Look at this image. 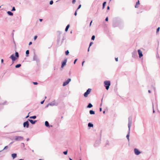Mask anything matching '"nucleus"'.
<instances>
[{"label": "nucleus", "mask_w": 160, "mask_h": 160, "mask_svg": "<svg viewBox=\"0 0 160 160\" xmlns=\"http://www.w3.org/2000/svg\"><path fill=\"white\" fill-rule=\"evenodd\" d=\"M132 125V119L131 118H128V134H127L126 136V137L127 139L128 140V141H129V133L130 131V128Z\"/></svg>", "instance_id": "1"}, {"label": "nucleus", "mask_w": 160, "mask_h": 160, "mask_svg": "<svg viewBox=\"0 0 160 160\" xmlns=\"http://www.w3.org/2000/svg\"><path fill=\"white\" fill-rule=\"evenodd\" d=\"M104 83L105 85L106 88L107 90H108L109 88V86L110 85V81H105L104 82Z\"/></svg>", "instance_id": "2"}, {"label": "nucleus", "mask_w": 160, "mask_h": 160, "mask_svg": "<svg viewBox=\"0 0 160 160\" xmlns=\"http://www.w3.org/2000/svg\"><path fill=\"white\" fill-rule=\"evenodd\" d=\"M91 91V89L90 88H88L84 94V97H87L88 96V95L90 93Z\"/></svg>", "instance_id": "3"}, {"label": "nucleus", "mask_w": 160, "mask_h": 160, "mask_svg": "<svg viewBox=\"0 0 160 160\" xmlns=\"http://www.w3.org/2000/svg\"><path fill=\"white\" fill-rule=\"evenodd\" d=\"M23 139V138L21 136H17L15 138V140L16 141H22Z\"/></svg>", "instance_id": "4"}, {"label": "nucleus", "mask_w": 160, "mask_h": 160, "mask_svg": "<svg viewBox=\"0 0 160 160\" xmlns=\"http://www.w3.org/2000/svg\"><path fill=\"white\" fill-rule=\"evenodd\" d=\"M134 151L135 154L136 155H139L141 153V152L137 148H134Z\"/></svg>", "instance_id": "5"}, {"label": "nucleus", "mask_w": 160, "mask_h": 160, "mask_svg": "<svg viewBox=\"0 0 160 160\" xmlns=\"http://www.w3.org/2000/svg\"><path fill=\"white\" fill-rule=\"evenodd\" d=\"M67 61V59H66L64 60V61L62 62L61 66V67L62 68H63L64 66L66 65Z\"/></svg>", "instance_id": "6"}, {"label": "nucleus", "mask_w": 160, "mask_h": 160, "mask_svg": "<svg viewBox=\"0 0 160 160\" xmlns=\"http://www.w3.org/2000/svg\"><path fill=\"white\" fill-rule=\"evenodd\" d=\"M132 56L133 58H136L137 57V52L136 51H134L132 52Z\"/></svg>", "instance_id": "7"}, {"label": "nucleus", "mask_w": 160, "mask_h": 160, "mask_svg": "<svg viewBox=\"0 0 160 160\" xmlns=\"http://www.w3.org/2000/svg\"><path fill=\"white\" fill-rule=\"evenodd\" d=\"M23 125L24 127H26L27 128H28L29 126L28 121H27L24 122Z\"/></svg>", "instance_id": "8"}, {"label": "nucleus", "mask_w": 160, "mask_h": 160, "mask_svg": "<svg viewBox=\"0 0 160 160\" xmlns=\"http://www.w3.org/2000/svg\"><path fill=\"white\" fill-rule=\"evenodd\" d=\"M138 51L139 54V57L140 58L143 56L142 52L140 49L138 50Z\"/></svg>", "instance_id": "9"}, {"label": "nucleus", "mask_w": 160, "mask_h": 160, "mask_svg": "<svg viewBox=\"0 0 160 160\" xmlns=\"http://www.w3.org/2000/svg\"><path fill=\"white\" fill-rule=\"evenodd\" d=\"M70 82V78H68L66 81L63 84V86H65L67 85Z\"/></svg>", "instance_id": "10"}, {"label": "nucleus", "mask_w": 160, "mask_h": 160, "mask_svg": "<svg viewBox=\"0 0 160 160\" xmlns=\"http://www.w3.org/2000/svg\"><path fill=\"white\" fill-rule=\"evenodd\" d=\"M10 58L13 61H14L16 59L14 54H12L11 55Z\"/></svg>", "instance_id": "11"}, {"label": "nucleus", "mask_w": 160, "mask_h": 160, "mask_svg": "<svg viewBox=\"0 0 160 160\" xmlns=\"http://www.w3.org/2000/svg\"><path fill=\"white\" fill-rule=\"evenodd\" d=\"M28 121L32 124H34L36 122V121H33L32 119H28Z\"/></svg>", "instance_id": "12"}, {"label": "nucleus", "mask_w": 160, "mask_h": 160, "mask_svg": "<svg viewBox=\"0 0 160 160\" xmlns=\"http://www.w3.org/2000/svg\"><path fill=\"white\" fill-rule=\"evenodd\" d=\"M140 4L139 1L138 0V1L136 2V5L135 6V8H138V5Z\"/></svg>", "instance_id": "13"}, {"label": "nucleus", "mask_w": 160, "mask_h": 160, "mask_svg": "<svg viewBox=\"0 0 160 160\" xmlns=\"http://www.w3.org/2000/svg\"><path fill=\"white\" fill-rule=\"evenodd\" d=\"M88 126L89 127H93V125L91 123L89 122L88 124Z\"/></svg>", "instance_id": "14"}, {"label": "nucleus", "mask_w": 160, "mask_h": 160, "mask_svg": "<svg viewBox=\"0 0 160 160\" xmlns=\"http://www.w3.org/2000/svg\"><path fill=\"white\" fill-rule=\"evenodd\" d=\"M89 113L91 115L95 114V112L92 110H90L89 111Z\"/></svg>", "instance_id": "15"}, {"label": "nucleus", "mask_w": 160, "mask_h": 160, "mask_svg": "<svg viewBox=\"0 0 160 160\" xmlns=\"http://www.w3.org/2000/svg\"><path fill=\"white\" fill-rule=\"evenodd\" d=\"M12 156L13 159H14L16 157L17 154L16 153H13L12 154Z\"/></svg>", "instance_id": "16"}, {"label": "nucleus", "mask_w": 160, "mask_h": 160, "mask_svg": "<svg viewBox=\"0 0 160 160\" xmlns=\"http://www.w3.org/2000/svg\"><path fill=\"white\" fill-rule=\"evenodd\" d=\"M92 107V105L91 103H89V104L87 106V108H90Z\"/></svg>", "instance_id": "17"}, {"label": "nucleus", "mask_w": 160, "mask_h": 160, "mask_svg": "<svg viewBox=\"0 0 160 160\" xmlns=\"http://www.w3.org/2000/svg\"><path fill=\"white\" fill-rule=\"evenodd\" d=\"M45 126L46 127H49V124L48 121H45Z\"/></svg>", "instance_id": "18"}, {"label": "nucleus", "mask_w": 160, "mask_h": 160, "mask_svg": "<svg viewBox=\"0 0 160 160\" xmlns=\"http://www.w3.org/2000/svg\"><path fill=\"white\" fill-rule=\"evenodd\" d=\"M7 13L8 15L10 16H12L13 15V13L10 11H8Z\"/></svg>", "instance_id": "19"}, {"label": "nucleus", "mask_w": 160, "mask_h": 160, "mask_svg": "<svg viewBox=\"0 0 160 160\" xmlns=\"http://www.w3.org/2000/svg\"><path fill=\"white\" fill-rule=\"evenodd\" d=\"M69 27H70V25L69 24H68L67 26L66 27V28L65 31L67 32L69 28Z\"/></svg>", "instance_id": "20"}, {"label": "nucleus", "mask_w": 160, "mask_h": 160, "mask_svg": "<svg viewBox=\"0 0 160 160\" xmlns=\"http://www.w3.org/2000/svg\"><path fill=\"white\" fill-rule=\"evenodd\" d=\"M106 3V2H104L103 3V4H102V9H103L104 8Z\"/></svg>", "instance_id": "21"}, {"label": "nucleus", "mask_w": 160, "mask_h": 160, "mask_svg": "<svg viewBox=\"0 0 160 160\" xmlns=\"http://www.w3.org/2000/svg\"><path fill=\"white\" fill-rule=\"evenodd\" d=\"M21 66V64H17V65H16L15 66V68H18L20 67Z\"/></svg>", "instance_id": "22"}, {"label": "nucleus", "mask_w": 160, "mask_h": 160, "mask_svg": "<svg viewBox=\"0 0 160 160\" xmlns=\"http://www.w3.org/2000/svg\"><path fill=\"white\" fill-rule=\"evenodd\" d=\"M15 56L16 57L18 58L19 57V54L17 52H15Z\"/></svg>", "instance_id": "23"}, {"label": "nucleus", "mask_w": 160, "mask_h": 160, "mask_svg": "<svg viewBox=\"0 0 160 160\" xmlns=\"http://www.w3.org/2000/svg\"><path fill=\"white\" fill-rule=\"evenodd\" d=\"M26 53L27 55V57L28 56V55L29 54V51L28 50H27L26 51Z\"/></svg>", "instance_id": "24"}, {"label": "nucleus", "mask_w": 160, "mask_h": 160, "mask_svg": "<svg viewBox=\"0 0 160 160\" xmlns=\"http://www.w3.org/2000/svg\"><path fill=\"white\" fill-rule=\"evenodd\" d=\"M36 118V117L35 116H31L30 117V118H33V119H35Z\"/></svg>", "instance_id": "25"}, {"label": "nucleus", "mask_w": 160, "mask_h": 160, "mask_svg": "<svg viewBox=\"0 0 160 160\" xmlns=\"http://www.w3.org/2000/svg\"><path fill=\"white\" fill-rule=\"evenodd\" d=\"M160 29V27H158L157 29L156 33L157 34L158 32H159Z\"/></svg>", "instance_id": "26"}, {"label": "nucleus", "mask_w": 160, "mask_h": 160, "mask_svg": "<svg viewBox=\"0 0 160 160\" xmlns=\"http://www.w3.org/2000/svg\"><path fill=\"white\" fill-rule=\"evenodd\" d=\"M69 53V52L68 50H67L66 51L65 54H66V55H68Z\"/></svg>", "instance_id": "27"}, {"label": "nucleus", "mask_w": 160, "mask_h": 160, "mask_svg": "<svg viewBox=\"0 0 160 160\" xmlns=\"http://www.w3.org/2000/svg\"><path fill=\"white\" fill-rule=\"evenodd\" d=\"M95 36H94V35H93L92 36V40H94V39H95Z\"/></svg>", "instance_id": "28"}, {"label": "nucleus", "mask_w": 160, "mask_h": 160, "mask_svg": "<svg viewBox=\"0 0 160 160\" xmlns=\"http://www.w3.org/2000/svg\"><path fill=\"white\" fill-rule=\"evenodd\" d=\"M53 3V1L52 0H51L50 2V5H52Z\"/></svg>", "instance_id": "29"}, {"label": "nucleus", "mask_w": 160, "mask_h": 160, "mask_svg": "<svg viewBox=\"0 0 160 160\" xmlns=\"http://www.w3.org/2000/svg\"><path fill=\"white\" fill-rule=\"evenodd\" d=\"M67 152H68V151H67L63 152V153L65 155H66L67 154Z\"/></svg>", "instance_id": "30"}, {"label": "nucleus", "mask_w": 160, "mask_h": 160, "mask_svg": "<svg viewBox=\"0 0 160 160\" xmlns=\"http://www.w3.org/2000/svg\"><path fill=\"white\" fill-rule=\"evenodd\" d=\"M37 38V36H34V40H35Z\"/></svg>", "instance_id": "31"}, {"label": "nucleus", "mask_w": 160, "mask_h": 160, "mask_svg": "<svg viewBox=\"0 0 160 160\" xmlns=\"http://www.w3.org/2000/svg\"><path fill=\"white\" fill-rule=\"evenodd\" d=\"M78 59H76L74 61V64H75L76 63V62L77 61Z\"/></svg>", "instance_id": "32"}, {"label": "nucleus", "mask_w": 160, "mask_h": 160, "mask_svg": "<svg viewBox=\"0 0 160 160\" xmlns=\"http://www.w3.org/2000/svg\"><path fill=\"white\" fill-rule=\"evenodd\" d=\"M15 7H13L12 8V11H15Z\"/></svg>", "instance_id": "33"}, {"label": "nucleus", "mask_w": 160, "mask_h": 160, "mask_svg": "<svg viewBox=\"0 0 160 160\" xmlns=\"http://www.w3.org/2000/svg\"><path fill=\"white\" fill-rule=\"evenodd\" d=\"M81 7V5H80L78 6V8H77V10L79 9Z\"/></svg>", "instance_id": "34"}, {"label": "nucleus", "mask_w": 160, "mask_h": 160, "mask_svg": "<svg viewBox=\"0 0 160 160\" xmlns=\"http://www.w3.org/2000/svg\"><path fill=\"white\" fill-rule=\"evenodd\" d=\"M33 83L34 85H37L38 84V83L37 82H33Z\"/></svg>", "instance_id": "35"}, {"label": "nucleus", "mask_w": 160, "mask_h": 160, "mask_svg": "<svg viewBox=\"0 0 160 160\" xmlns=\"http://www.w3.org/2000/svg\"><path fill=\"white\" fill-rule=\"evenodd\" d=\"M8 146H6L4 147V148L3 150H4V149H7V148H8Z\"/></svg>", "instance_id": "36"}, {"label": "nucleus", "mask_w": 160, "mask_h": 160, "mask_svg": "<svg viewBox=\"0 0 160 160\" xmlns=\"http://www.w3.org/2000/svg\"><path fill=\"white\" fill-rule=\"evenodd\" d=\"M92 43H93V42H91L89 44V47H90L92 45Z\"/></svg>", "instance_id": "37"}, {"label": "nucleus", "mask_w": 160, "mask_h": 160, "mask_svg": "<svg viewBox=\"0 0 160 160\" xmlns=\"http://www.w3.org/2000/svg\"><path fill=\"white\" fill-rule=\"evenodd\" d=\"M75 2H76V0H73L72 1V3H74Z\"/></svg>", "instance_id": "38"}, {"label": "nucleus", "mask_w": 160, "mask_h": 160, "mask_svg": "<svg viewBox=\"0 0 160 160\" xmlns=\"http://www.w3.org/2000/svg\"><path fill=\"white\" fill-rule=\"evenodd\" d=\"M105 20H106V21H108V17H107L106 18V19H105Z\"/></svg>", "instance_id": "39"}, {"label": "nucleus", "mask_w": 160, "mask_h": 160, "mask_svg": "<svg viewBox=\"0 0 160 160\" xmlns=\"http://www.w3.org/2000/svg\"><path fill=\"white\" fill-rule=\"evenodd\" d=\"M32 44V42H29V45H30Z\"/></svg>", "instance_id": "40"}, {"label": "nucleus", "mask_w": 160, "mask_h": 160, "mask_svg": "<svg viewBox=\"0 0 160 160\" xmlns=\"http://www.w3.org/2000/svg\"><path fill=\"white\" fill-rule=\"evenodd\" d=\"M44 100L43 101H42V102H41V104H43V102H44Z\"/></svg>", "instance_id": "41"}, {"label": "nucleus", "mask_w": 160, "mask_h": 160, "mask_svg": "<svg viewBox=\"0 0 160 160\" xmlns=\"http://www.w3.org/2000/svg\"><path fill=\"white\" fill-rule=\"evenodd\" d=\"M115 60L116 62H117L118 60V58H115Z\"/></svg>", "instance_id": "42"}, {"label": "nucleus", "mask_w": 160, "mask_h": 160, "mask_svg": "<svg viewBox=\"0 0 160 160\" xmlns=\"http://www.w3.org/2000/svg\"><path fill=\"white\" fill-rule=\"evenodd\" d=\"M92 22V20L91 21V22L90 23V25H89L90 26H91Z\"/></svg>", "instance_id": "43"}, {"label": "nucleus", "mask_w": 160, "mask_h": 160, "mask_svg": "<svg viewBox=\"0 0 160 160\" xmlns=\"http://www.w3.org/2000/svg\"><path fill=\"white\" fill-rule=\"evenodd\" d=\"M74 14L75 16H76L77 14V11H76L75 13H74Z\"/></svg>", "instance_id": "44"}, {"label": "nucleus", "mask_w": 160, "mask_h": 160, "mask_svg": "<svg viewBox=\"0 0 160 160\" xmlns=\"http://www.w3.org/2000/svg\"><path fill=\"white\" fill-rule=\"evenodd\" d=\"M85 61H83L82 63V66H83V65L84 63V62Z\"/></svg>", "instance_id": "45"}, {"label": "nucleus", "mask_w": 160, "mask_h": 160, "mask_svg": "<svg viewBox=\"0 0 160 160\" xmlns=\"http://www.w3.org/2000/svg\"><path fill=\"white\" fill-rule=\"evenodd\" d=\"M1 61L2 63L3 62V59H2L1 60Z\"/></svg>", "instance_id": "46"}, {"label": "nucleus", "mask_w": 160, "mask_h": 160, "mask_svg": "<svg viewBox=\"0 0 160 160\" xmlns=\"http://www.w3.org/2000/svg\"><path fill=\"white\" fill-rule=\"evenodd\" d=\"M107 9L108 10H109V9L110 8H109V7L108 6L107 7Z\"/></svg>", "instance_id": "47"}, {"label": "nucleus", "mask_w": 160, "mask_h": 160, "mask_svg": "<svg viewBox=\"0 0 160 160\" xmlns=\"http://www.w3.org/2000/svg\"><path fill=\"white\" fill-rule=\"evenodd\" d=\"M102 109L101 108H100V111H102Z\"/></svg>", "instance_id": "48"}, {"label": "nucleus", "mask_w": 160, "mask_h": 160, "mask_svg": "<svg viewBox=\"0 0 160 160\" xmlns=\"http://www.w3.org/2000/svg\"><path fill=\"white\" fill-rule=\"evenodd\" d=\"M42 19H39V20H40V22L42 21Z\"/></svg>", "instance_id": "49"}, {"label": "nucleus", "mask_w": 160, "mask_h": 160, "mask_svg": "<svg viewBox=\"0 0 160 160\" xmlns=\"http://www.w3.org/2000/svg\"><path fill=\"white\" fill-rule=\"evenodd\" d=\"M148 92L149 93H150L151 92V91H150V90H149L148 91Z\"/></svg>", "instance_id": "50"}, {"label": "nucleus", "mask_w": 160, "mask_h": 160, "mask_svg": "<svg viewBox=\"0 0 160 160\" xmlns=\"http://www.w3.org/2000/svg\"><path fill=\"white\" fill-rule=\"evenodd\" d=\"M89 47H89V48H88V52H89Z\"/></svg>", "instance_id": "51"}, {"label": "nucleus", "mask_w": 160, "mask_h": 160, "mask_svg": "<svg viewBox=\"0 0 160 160\" xmlns=\"http://www.w3.org/2000/svg\"><path fill=\"white\" fill-rule=\"evenodd\" d=\"M105 113V111H104L103 112V113Z\"/></svg>", "instance_id": "52"}, {"label": "nucleus", "mask_w": 160, "mask_h": 160, "mask_svg": "<svg viewBox=\"0 0 160 160\" xmlns=\"http://www.w3.org/2000/svg\"><path fill=\"white\" fill-rule=\"evenodd\" d=\"M28 117H29V116H28H28H27L26 117V118H28Z\"/></svg>", "instance_id": "53"}, {"label": "nucleus", "mask_w": 160, "mask_h": 160, "mask_svg": "<svg viewBox=\"0 0 160 160\" xmlns=\"http://www.w3.org/2000/svg\"><path fill=\"white\" fill-rule=\"evenodd\" d=\"M39 160H44L40 159H39Z\"/></svg>", "instance_id": "54"}, {"label": "nucleus", "mask_w": 160, "mask_h": 160, "mask_svg": "<svg viewBox=\"0 0 160 160\" xmlns=\"http://www.w3.org/2000/svg\"><path fill=\"white\" fill-rule=\"evenodd\" d=\"M19 160H24L22 159H19Z\"/></svg>", "instance_id": "55"}, {"label": "nucleus", "mask_w": 160, "mask_h": 160, "mask_svg": "<svg viewBox=\"0 0 160 160\" xmlns=\"http://www.w3.org/2000/svg\"><path fill=\"white\" fill-rule=\"evenodd\" d=\"M153 112H154V110H153Z\"/></svg>", "instance_id": "56"}, {"label": "nucleus", "mask_w": 160, "mask_h": 160, "mask_svg": "<svg viewBox=\"0 0 160 160\" xmlns=\"http://www.w3.org/2000/svg\"><path fill=\"white\" fill-rule=\"evenodd\" d=\"M72 33V32L71 31V33Z\"/></svg>", "instance_id": "57"}, {"label": "nucleus", "mask_w": 160, "mask_h": 160, "mask_svg": "<svg viewBox=\"0 0 160 160\" xmlns=\"http://www.w3.org/2000/svg\"><path fill=\"white\" fill-rule=\"evenodd\" d=\"M32 151L33 152H34V151H33V150H32Z\"/></svg>", "instance_id": "58"}, {"label": "nucleus", "mask_w": 160, "mask_h": 160, "mask_svg": "<svg viewBox=\"0 0 160 160\" xmlns=\"http://www.w3.org/2000/svg\"><path fill=\"white\" fill-rule=\"evenodd\" d=\"M1 6H0V8H1Z\"/></svg>", "instance_id": "59"}, {"label": "nucleus", "mask_w": 160, "mask_h": 160, "mask_svg": "<svg viewBox=\"0 0 160 160\" xmlns=\"http://www.w3.org/2000/svg\"><path fill=\"white\" fill-rule=\"evenodd\" d=\"M71 160H72V159H71Z\"/></svg>", "instance_id": "60"}, {"label": "nucleus", "mask_w": 160, "mask_h": 160, "mask_svg": "<svg viewBox=\"0 0 160 160\" xmlns=\"http://www.w3.org/2000/svg\"><path fill=\"white\" fill-rule=\"evenodd\" d=\"M111 0H110V1H111Z\"/></svg>", "instance_id": "61"}, {"label": "nucleus", "mask_w": 160, "mask_h": 160, "mask_svg": "<svg viewBox=\"0 0 160 160\" xmlns=\"http://www.w3.org/2000/svg\"><path fill=\"white\" fill-rule=\"evenodd\" d=\"M80 160H81V159H80Z\"/></svg>", "instance_id": "62"}]
</instances>
